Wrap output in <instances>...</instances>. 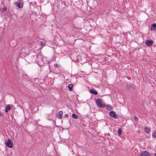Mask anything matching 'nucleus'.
<instances>
[{"mask_svg":"<svg viewBox=\"0 0 156 156\" xmlns=\"http://www.w3.org/2000/svg\"><path fill=\"white\" fill-rule=\"evenodd\" d=\"M6 10V9H3L2 10L3 12H4Z\"/></svg>","mask_w":156,"mask_h":156,"instance_id":"4be33fe9","label":"nucleus"},{"mask_svg":"<svg viewBox=\"0 0 156 156\" xmlns=\"http://www.w3.org/2000/svg\"><path fill=\"white\" fill-rule=\"evenodd\" d=\"M106 107L108 111H111L112 109L111 106L110 105H107Z\"/></svg>","mask_w":156,"mask_h":156,"instance_id":"ddd939ff","label":"nucleus"},{"mask_svg":"<svg viewBox=\"0 0 156 156\" xmlns=\"http://www.w3.org/2000/svg\"><path fill=\"white\" fill-rule=\"evenodd\" d=\"M90 92L91 93L94 94V95H96L98 94V92L94 89H91L90 90Z\"/></svg>","mask_w":156,"mask_h":156,"instance_id":"6e6552de","label":"nucleus"},{"mask_svg":"<svg viewBox=\"0 0 156 156\" xmlns=\"http://www.w3.org/2000/svg\"><path fill=\"white\" fill-rule=\"evenodd\" d=\"M134 118L136 120H137L138 119V118H137V117L136 116H134Z\"/></svg>","mask_w":156,"mask_h":156,"instance_id":"6ab92c4d","label":"nucleus"},{"mask_svg":"<svg viewBox=\"0 0 156 156\" xmlns=\"http://www.w3.org/2000/svg\"><path fill=\"white\" fill-rule=\"evenodd\" d=\"M63 114V112L62 111H60L58 112V117L59 118H61L62 117V115Z\"/></svg>","mask_w":156,"mask_h":156,"instance_id":"1a4fd4ad","label":"nucleus"},{"mask_svg":"<svg viewBox=\"0 0 156 156\" xmlns=\"http://www.w3.org/2000/svg\"><path fill=\"white\" fill-rule=\"evenodd\" d=\"M156 27V23L152 24L151 27V30H155V28Z\"/></svg>","mask_w":156,"mask_h":156,"instance_id":"9b49d317","label":"nucleus"},{"mask_svg":"<svg viewBox=\"0 0 156 156\" xmlns=\"http://www.w3.org/2000/svg\"><path fill=\"white\" fill-rule=\"evenodd\" d=\"M72 117L73 118L75 119H76L78 118V116L75 114H73L72 115Z\"/></svg>","mask_w":156,"mask_h":156,"instance_id":"2eb2a0df","label":"nucleus"},{"mask_svg":"<svg viewBox=\"0 0 156 156\" xmlns=\"http://www.w3.org/2000/svg\"><path fill=\"white\" fill-rule=\"evenodd\" d=\"M131 87V85L127 84L126 85V88L128 90Z\"/></svg>","mask_w":156,"mask_h":156,"instance_id":"dca6fc26","label":"nucleus"},{"mask_svg":"<svg viewBox=\"0 0 156 156\" xmlns=\"http://www.w3.org/2000/svg\"><path fill=\"white\" fill-rule=\"evenodd\" d=\"M12 108V105H8L7 106L5 107V112H7L8 111Z\"/></svg>","mask_w":156,"mask_h":156,"instance_id":"423d86ee","label":"nucleus"},{"mask_svg":"<svg viewBox=\"0 0 156 156\" xmlns=\"http://www.w3.org/2000/svg\"><path fill=\"white\" fill-rule=\"evenodd\" d=\"M153 136L154 137H156V134L155 133H154L153 134Z\"/></svg>","mask_w":156,"mask_h":156,"instance_id":"a211bd4d","label":"nucleus"},{"mask_svg":"<svg viewBox=\"0 0 156 156\" xmlns=\"http://www.w3.org/2000/svg\"><path fill=\"white\" fill-rule=\"evenodd\" d=\"M16 5L20 8H22L23 7V3L21 2H16Z\"/></svg>","mask_w":156,"mask_h":156,"instance_id":"0eeeda50","label":"nucleus"},{"mask_svg":"<svg viewBox=\"0 0 156 156\" xmlns=\"http://www.w3.org/2000/svg\"><path fill=\"white\" fill-rule=\"evenodd\" d=\"M145 43L148 46H151L153 44V41L151 40H148L145 41Z\"/></svg>","mask_w":156,"mask_h":156,"instance_id":"39448f33","label":"nucleus"},{"mask_svg":"<svg viewBox=\"0 0 156 156\" xmlns=\"http://www.w3.org/2000/svg\"><path fill=\"white\" fill-rule=\"evenodd\" d=\"M54 66H56V67H57L58 66V65L56 63L55 64V65H54Z\"/></svg>","mask_w":156,"mask_h":156,"instance_id":"412c9836","label":"nucleus"},{"mask_svg":"<svg viewBox=\"0 0 156 156\" xmlns=\"http://www.w3.org/2000/svg\"><path fill=\"white\" fill-rule=\"evenodd\" d=\"M154 155L155 156H156V153L154 154Z\"/></svg>","mask_w":156,"mask_h":156,"instance_id":"5701e85b","label":"nucleus"},{"mask_svg":"<svg viewBox=\"0 0 156 156\" xmlns=\"http://www.w3.org/2000/svg\"><path fill=\"white\" fill-rule=\"evenodd\" d=\"M138 156H140L139 155Z\"/></svg>","mask_w":156,"mask_h":156,"instance_id":"b1692460","label":"nucleus"},{"mask_svg":"<svg viewBox=\"0 0 156 156\" xmlns=\"http://www.w3.org/2000/svg\"><path fill=\"white\" fill-rule=\"evenodd\" d=\"M6 145L9 148L12 147L13 144L11 139H9L8 140L6 143Z\"/></svg>","mask_w":156,"mask_h":156,"instance_id":"20e7f679","label":"nucleus"},{"mask_svg":"<svg viewBox=\"0 0 156 156\" xmlns=\"http://www.w3.org/2000/svg\"><path fill=\"white\" fill-rule=\"evenodd\" d=\"M122 133V130L121 129H119L118 130V134L119 136H120Z\"/></svg>","mask_w":156,"mask_h":156,"instance_id":"4468645a","label":"nucleus"},{"mask_svg":"<svg viewBox=\"0 0 156 156\" xmlns=\"http://www.w3.org/2000/svg\"><path fill=\"white\" fill-rule=\"evenodd\" d=\"M73 85L71 84H69L68 85V87L69 90L71 91L72 89V88H73Z\"/></svg>","mask_w":156,"mask_h":156,"instance_id":"9d476101","label":"nucleus"},{"mask_svg":"<svg viewBox=\"0 0 156 156\" xmlns=\"http://www.w3.org/2000/svg\"><path fill=\"white\" fill-rule=\"evenodd\" d=\"M65 116L66 117H67L68 116V114H65Z\"/></svg>","mask_w":156,"mask_h":156,"instance_id":"aec40b11","label":"nucleus"},{"mask_svg":"<svg viewBox=\"0 0 156 156\" xmlns=\"http://www.w3.org/2000/svg\"><path fill=\"white\" fill-rule=\"evenodd\" d=\"M96 103L98 106L100 107L104 108L105 107L104 104L102 103V100L101 99H98L96 101Z\"/></svg>","mask_w":156,"mask_h":156,"instance_id":"f257e3e1","label":"nucleus"},{"mask_svg":"<svg viewBox=\"0 0 156 156\" xmlns=\"http://www.w3.org/2000/svg\"><path fill=\"white\" fill-rule=\"evenodd\" d=\"M139 155L140 156H150L151 155V154L147 151H145L141 152L140 153Z\"/></svg>","mask_w":156,"mask_h":156,"instance_id":"7ed1b4c3","label":"nucleus"},{"mask_svg":"<svg viewBox=\"0 0 156 156\" xmlns=\"http://www.w3.org/2000/svg\"><path fill=\"white\" fill-rule=\"evenodd\" d=\"M145 131L147 133H149L150 131V129L149 128L145 127L144 128Z\"/></svg>","mask_w":156,"mask_h":156,"instance_id":"f8f14e48","label":"nucleus"},{"mask_svg":"<svg viewBox=\"0 0 156 156\" xmlns=\"http://www.w3.org/2000/svg\"><path fill=\"white\" fill-rule=\"evenodd\" d=\"M0 115H2L0 114Z\"/></svg>","mask_w":156,"mask_h":156,"instance_id":"393cba45","label":"nucleus"},{"mask_svg":"<svg viewBox=\"0 0 156 156\" xmlns=\"http://www.w3.org/2000/svg\"><path fill=\"white\" fill-rule=\"evenodd\" d=\"M40 44L42 46H44L45 45V43L43 41H41L40 42Z\"/></svg>","mask_w":156,"mask_h":156,"instance_id":"f3484780","label":"nucleus"},{"mask_svg":"<svg viewBox=\"0 0 156 156\" xmlns=\"http://www.w3.org/2000/svg\"><path fill=\"white\" fill-rule=\"evenodd\" d=\"M110 115L112 118L116 119L118 118V116L116 115V113L114 111H111L109 113Z\"/></svg>","mask_w":156,"mask_h":156,"instance_id":"f03ea898","label":"nucleus"}]
</instances>
